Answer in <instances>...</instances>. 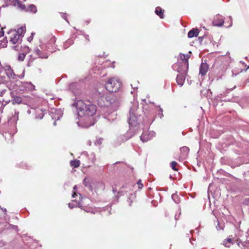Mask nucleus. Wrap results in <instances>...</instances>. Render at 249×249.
Returning <instances> with one entry per match:
<instances>
[{
  "label": "nucleus",
  "mask_w": 249,
  "mask_h": 249,
  "mask_svg": "<svg viewBox=\"0 0 249 249\" xmlns=\"http://www.w3.org/2000/svg\"><path fill=\"white\" fill-rule=\"evenodd\" d=\"M18 33L16 32V30H10L7 33L6 36V44L9 42V44L15 50H20L21 46V43L22 41V37L19 36Z\"/></svg>",
  "instance_id": "nucleus-1"
},
{
  "label": "nucleus",
  "mask_w": 249,
  "mask_h": 249,
  "mask_svg": "<svg viewBox=\"0 0 249 249\" xmlns=\"http://www.w3.org/2000/svg\"><path fill=\"white\" fill-rule=\"evenodd\" d=\"M77 108L78 114L80 116H82L85 114L92 116L95 113L96 111L95 106L92 104H86L81 101L77 102Z\"/></svg>",
  "instance_id": "nucleus-2"
},
{
  "label": "nucleus",
  "mask_w": 249,
  "mask_h": 249,
  "mask_svg": "<svg viewBox=\"0 0 249 249\" xmlns=\"http://www.w3.org/2000/svg\"><path fill=\"white\" fill-rule=\"evenodd\" d=\"M121 82L116 78L110 79L106 84V89L110 92H116L121 87Z\"/></svg>",
  "instance_id": "nucleus-3"
},
{
  "label": "nucleus",
  "mask_w": 249,
  "mask_h": 249,
  "mask_svg": "<svg viewBox=\"0 0 249 249\" xmlns=\"http://www.w3.org/2000/svg\"><path fill=\"white\" fill-rule=\"evenodd\" d=\"M208 65L206 63H202L200 68V74L202 75H205L208 70Z\"/></svg>",
  "instance_id": "nucleus-4"
},
{
  "label": "nucleus",
  "mask_w": 249,
  "mask_h": 249,
  "mask_svg": "<svg viewBox=\"0 0 249 249\" xmlns=\"http://www.w3.org/2000/svg\"><path fill=\"white\" fill-rule=\"evenodd\" d=\"M5 71L8 77L14 79L15 74L13 72V71L10 66L5 67Z\"/></svg>",
  "instance_id": "nucleus-5"
},
{
  "label": "nucleus",
  "mask_w": 249,
  "mask_h": 249,
  "mask_svg": "<svg viewBox=\"0 0 249 249\" xmlns=\"http://www.w3.org/2000/svg\"><path fill=\"white\" fill-rule=\"evenodd\" d=\"M151 137L149 135V133L147 132L143 133L141 136V140L143 142H147L150 139Z\"/></svg>",
  "instance_id": "nucleus-6"
},
{
  "label": "nucleus",
  "mask_w": 249,
  "mask_h": 249,
  "mask_svg": "<svg viewBox=\"0 0 249 249\" xmlns=\"http://www.w3.org/2000/svg\"><path fill=\"white\" fill-rule=\"evenodd\" d=\"M185 80V76L182 74L178 75L177 77V82L178 85L182 86Z\"/></svg>",
  "instance_id": "nucleus-7"
},
{
  "label": "nucleus",
  "mask_w": 249,
  "mask_h": 249,
  "mask_svg": "<svg viewBox=\"0 0 249 249\" xmlns=\"http://www.w3.org/2000/svg\"><path fill=\"white\" fill-rule=\"evenodd\" d=\"M198 32L197 29H193L189 32L188 36L189 37L191 38L194 36H197Z\"/></svg>",
  "instance_id": "nucleus-8"
},
{
  "label": "nucleus",
  "mask_w": 249,
  "mask_h": 249,
  "mask_svg": "<svg viewBox=\"0 0 249 249\" xmlns=\"http://www.w3.org/2000/svg\"><path fill=\"white\" fill-rule=\"evenodd\" d=\"M191 53V52H190L189 53V54H187V55H185V54H184L183 53H180V55H179L180 59L181 60H185V63H187V60L190 57V54Z\"/></svg>",
  "instance_id": "nucleus-9"
},
{
  "label": "nucleus",
  "mask_w": 249,
  "mask_h": 249,
  "mask_svg": "<svg viewBox=\"0 0 249 249\" xmlns=\"http://www.w3.org/2000/svg\"><path fill=\"white\" fill-rule=\"evenodd\" d=\"M155 12L160 18H163V10L160 7H157Z\"/></svg>",
  "instance_id": "nucleus-10"
},
{
  "label": "nucleus",
  "mask_w": 249,
  "mask_h": 249,
  "mask_svg": "<svg viewBox=\"0 0 249 249\" xmlns=\"http://www.w3.org/2000/svg\"><path fill=\"white\" fill-rule=\"evenodd\" d=\"M16 32L17 33H18V35L19 36L22 37V34L24 33L25 32V28L24 27H21L18 29V30H16Z\"/></svg>",
  "instance_id": "nucleus-11"
},
{
  "label": "nucleus",
  "mask_w": 249,
  "mask_h": 249,
  "mask_svg": "<svg viewBox=\"0 0 249 249\" xmlns=\"http://www.w3.org/2000/svg\"><path fill=\"white\" fill-rule=\"evenodd\" d=\"M71 164L72 166L74 167H77L79 165V161H71Z\"/></svg>",
  "instance_id": "nucleus-12"
},
{
  "label": "nucleus",
  "mask_w": 249,
  "mask_h": 249,
  "mask_svg": "<svg viewBox=\"0 0 249 249\" xmlns=\"http://www.w3.org/2000/svg\"><path fill=\"white\" fill-rule=\"evenodd\" d=\"M21 102V99L20 97H17L14 98L13 101V104L17 103L19 104Z\"/></svg>",
  "instance_id": "nucleus-13"
},
{
  "label": "nucleus",
  "mask_w": 249,
  "mask_h": 249,
  "mask_svg": "<svg viewBox=\"0 0 249 249\" xmlns=\"http://www.w3.org/2000/svg\"><path fill=\"white\" fill-rule=\"evenodd\" d=\"M177 165V163L176 161H172L171 163V167L175 171H178V169L176 168V166Z\"/></svg>",
  "instance_id": "nucleus-14"
},
{
  "label": "nucleus",
  "mask_w": 249,
  "mask_h": 249,
  "mask_svg": "<svg viewBox=\"0 0 249 249\" xmlns=\"http://www.w3.org/2000/svg\"><path fill=\"white\" fill-rule=\"evenodd\" d=\"M224 23V21L223 20H222L221 21H220V23H217L216 22V20H214L213 21V24L215 26H222V24H223Z\"/></svg>",
  "instance_id": "nucleus-15"
},
{
  "label": "nucleus",
  "mask_w": 249,
  "mask_h": 249,
  "mask_svg": "<svg viewBox=\"0 0 249 249\" xmlns=\"http://www.w3.org/2000/svg\"><path fill=\"white\" fill-rule=\"evenodd\" d=\"M25 57V55L24 53H21L19 55V56H18V59L21 60V61H23L24 58Z\"/></svg>",
  "instance_id": "nucleus-16"
},
{
  "label": "nucleus",
  "mask_w": 249,
  "mask_h": 249,
  "mask_svg": "<svg viewBox=\"0 0 249 249\" xmlns=\"http://www.w3.org/2000/svg\"><path fill=\"white\" fill-rule=\"evenodd\" d=\"M0 46H1L2 48H4L6 47V43L4 41H0Z\"/></svg>",
  "instance_id": "nucleus-17"
},
{
  "label": "nucleus",
  "mask_w": 249,
  "mask_h": 249,
  "mask_svg": "<svg viewBox=\"0 0 249 249\" xmlns=\"http://www.w3.org/2000/svg\"><path fill=\"white\" fill-rule=\"evenodd\" d=\"M181 151L187 152L189 151V148L187 147H183L181 148Z\"/></svg>",
  "instance_id": "nucleus-18"
},
{
  "label": "nucleus",
  "mask_w": 249,
  "mask_h": 249,
  "mask_svg": "<svg viewBox=\"0 0 249 249\" xmlns=\"http://www.w3.org/2000/svg\"><path fill=\"white\" fill-rule=\"evenodd\" d=\"M31 7L32 8V10H33V11H34L35 12H36V7L34 5H31Z\"/></svg>",
  "instance_id": "nucleus-19"
},
{
  "label": "nucleus",
  "mask_w": 249,
  "mask_h": 249,
  "mask_svg": "<svg viewBox=\"0 0 249 249\" xmlns=\"http://www.w3.org/2000/svg\"><path fill=\"white\" fill-rule=\"evenodd\" d=\"M0 30L1 31H0V37H1L3 36V32L2 29H1Z\"/></svg>",
  "instance_id": "nucleus-20"
},
{
  "label": "nucleus",
  "mask_w": 249,
  "mask_h": 249,
  "mask_svg": "<svg viewBox=\"0 0 249 249\" xmlns=\"http://www.w3.org/2000/svg\"><path fill=\"white\" fill-rule=\"evenodd\" d=\"M75 196H76V194L75 192H74L72 195V197H75Z\"/></svg>",
  "instance_id": "nucleus-21"
},
{
  "label": "nucleus",
  "mask_w": 249,
  "mask_h": 249,
  "mask_svg": "<svg viewBox=\"0 0 249 249\" xmlns=\"http://www.w3.org/2000/svg\"><path fill=\"white\" fill-rule=\"evenodd\" d=\"M246 203L247 204H249V198L247 199L246 200Z\"/></svg>",
  "instance_id": "nucleus-22"
},
{
  "label": "nucleus",
  "mask_w": 249,
  "mask_h": 249,
  "mask_svg": "<svg viewBox=\"0 0 249 249\" xmlns=\"http://www.w3.org/2000/svg\"><path fill=\"white\" fill-rule=\"evenodd\" d=\"M224 245H225L226 247H229V246L227 245V243H224Z\"/></svg>",
  "instance_id": "nucleus-23"
},
{
  "label": "nucleus",
  "mask_w": 249,
  "mask_h": 249,
  "mask_svg": "<svg viewBox=\"0 0 249 249\" xmlns=\"http://www.w3.org/2000/svg\"><path fill=\"white\" fill-rule=\"evenodd\" d=\"M86 178H85V179H84V183H85V185L86 186Z\"/></svg>",
  "instance_id": "nucleus-24"
},
{
  "label": "nucleus",
  "mask_w": 249,
  "mask_h": 249,
  "mask_svg": "<svg viewBox=\"0 0 249 249\" xmlns=\"http://www.w3.org/2000/svg\"><path fill=\"white\" fill-rule=\"evenodd\" d=\"M227 241H228V242H230L231 241V239H228L227 240Z\"/></svg>",
  "instance_id": "nucleus-25"
},
{
  "label": "nucleus",
  "mask_w": 249,
  "mask_h": 249,
  "mask_svg": "<svg viewBox=\"0 0 249 249\" xmlns=\"http://www.w3.org/2000/svg\"><path fill=\"white\" fill-rule=\"evenodd\" d=\"M76 186L75 185V186H74V187H73V189H74V190H75V189H76Z\"/></svg>",
  "instance_id": "nucleus-26"
}]
</instances>
